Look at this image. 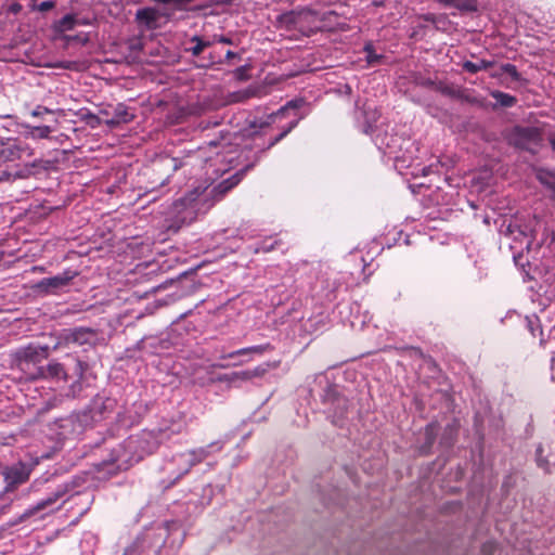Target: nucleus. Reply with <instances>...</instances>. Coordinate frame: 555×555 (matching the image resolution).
I'll use <instances>...</instances> for the list:
<instances>
[{
	"label": "nucleus",
	"instance_id": "f257e3e1",
	"mask_svg": "<svg viewBox=\"0 0 555 555\" xmlns=\"http://www.w3.org/2000/svg\"><path fill=\"white\" fill-rule=\"evenodd\" d=\"M253 166V164L247 165L244 169L235 172L230 178L222 180L209 192H207L206 189L199 190L198 188L192 190L173 203V212L183 223L193 221L197 212L202 210V207L210 197L212 201L208 204L206 209L210 208L216 202L220 201L229 191L236 186L243 179L244 173Z\"/></svg>",
	"mask_w": 555,
	"mask_h": 555
},
{
	"label": "nucleus",
	"instance_id": "f03ea898",
	"mask_svg": "<svg viewBox=\"0 0 555 555\" xmlns=\"http://www.w3.org/2000/svg\"><path fill=\"white\" fill-rule=\"evenodd\" d=\"M159 443L160 439L155 431L142 430L137 435H131L114 449L111 461L116 464L118 469L126 470L146 455L154 453Z\"/></svg>",
	"mask_w": 555,
	"mask_h": 555
},
{
	"label": "nucleus",
	"instance_id": "7ed1b4c3",
	"mask_svg": "<svg viewBox=\"0 0 555 555\" xmlns=\"http://www.w3.org/2000/svg\"><path fill=\"white\" fill-rule=\"evenodd\" d=\"M330 15H337V13L335 11H328L319 18L318 11L310 8H301L279 15L278 24L287 31H298L309 37L320 30L318 22L326 21Z\"/></svg>",
	"mask_w": 555,
	"mask_h": 555
},
{
	"label": "nucleus",
	"instance_id": "20e7f679",
	"mask_svg": "<svg viewBox=\"0 0 555 555\" xmlns=\"http://www.w3.org/2000/svg\"><path fill=\"white\" fill-rule=\"evenodd\" d=\"M33 151L23 141L12 138H0V182L20 178V171L11 163L30 157Z\"/></svg>",
	"mask_w": 555,
	"mask_h": 555
},
{
	"label": "nucleus",
	"instance_id": "39448f33",
	"mask_svg": "<svg viewBox=\"0 0 555 555\" xmlns=\"http://www.w3.org/2000/svg\"><path fill=\"white\" fill-rule=\"evenodd\" d=\"M92 426V416L88 412H78L57 418L51 425V430L59 440L75 439Z\"/></svg>",
	"mask_w": 555,
	"mask_h": 555
},
{
	"label": "nucleus",
	"instance_id": "423d86ee",
	"mask_svg": "<svg viewBox=\"0 0 555 555\" xmlns=\"http://www.w3.org/2000/svg\"><path fill=\"white\" fill-rule=\"evenodd\" d=\"M508 145L535 154L542 142V132L537 127L515 126L505 133Z\"/></svg>",
	"mask_w": 555,
	"mask_h": 555
},
{
	"label": "nucleus",
	"instance_id": "0eeeda50",
	"mask_svg": "<svg viewBox=\"0 0 555 555\" xmlns=\"http://www.w3.org/2000/svg\"><path fill=\"white\" fill-rule=\"evenodd\" d=\"M49 357L48 346L28 345L20 348L14 353V361L17 369H27L28 363L42 365L41 362Z\"/></svg>",
	"mask_w": 555,
	"mask_h": 555
},
{
	"label": "nucleus",
	"instance_id": "6e6552de",
	"mask_svg": "<svg viewBox=\"0 0 555 555\" xmlns=\"http://www.w3.org/2000/svg\"><path fill=\"white\" fill-rule=\"evenodd\" d=\"M76 275L77 272L65 270L61 274L40 280L33 286V289L40 295L55 294L59 289L67 286Z\"/></svg>",
	"mask_w": 555,
	"mask_h": 555
},
{
	"label": "nucleus",
	"instance_id": "1a4fd4ad",
	"mask_svg": "<svg viewBox=\"0 0 555 555\" xmlns=\"http://www.w3.org/2000/svg\"><path fill=\"white\" fill-rule=\"evenodd\" d=\"M221 449H222V444L219 441H215V442L209 443L206 447H201L197 449L190 450L186 453V455L189 457L188 459V467L183 472L179 473L176 476V478L167 486V488L175 485L182 476L188 474L189 470L191 469V467L202 463L212 452L220 451Z\"/></svg>",
	"mask_w": 555,
	"mask_h": 555
},
{
	"label": "nucleus",
	"instance_id": "9d476101",
	"mask_svg": "<svg viewBox=\"0 0 555 555\" xmlns=\"http://www.w3.org/2000/svg\"><path fill=\"white\" fill-rule=\"evenodd\" d=\"M116 408V400L109 397L96 395L90 405L82 410V412H88L92 416V424L95 422H100L107 417Z\"/></svg>",
	"mask_w": 555,
	"mask_h": 555
},
{
	"label": "nucleus",
	"instance_id": "9b49d317",
	"mask_svg": "<svg viewBox=\"0 0 555 555\" xmlns=\"http://www.w3.org/2000/svg\"><path fill=\"white\" fill-rule=\"evenodd\" d=\"M63 337L66 343L93 346L98 339V332L91 327H75L64 331Z\"/></svg>",
	"mask_w": 555,
	"mask_h": 555
},
{
	"label": "nucleus",
	"instance_id": "f8f14e48",
	"mask_svg": "<svg viewBox=\"0 0 555 555\" xmlns=\"http://www.w3.org/2000/svg\"><path fill=\"white\" fill-rule=\"evenodd\" d=\"M162 14L158 9L146 7L137 10L135 22L144 30H155L160 27Z\"/></svg>",
	"mask_w": 555,
	"mask_h": 555
},
{
	"label": "nucleus",
	"instance_id": "ddd939ff",
	"mask_svg": "<svg viewBox=\"0 0 555 555\" xmlns=\"http://www.w3.org/2000/svg\"><path fill=\"white\" fill-rule=\"evenodd\" d=\"M39 379H50L53 382H67L68 373L65 365L56 360H51L48 364L41 365V370L36 371Z\"/></svg>",
	"mask_w": 555,
	"mask_h": 555
},
{
	"label": "nucleus",
	"instance_id": "4468645a",
	"mask_svg": "<svg viewBox=\"0 0 555 555\" xmlns=\"http://www.w3.org/2000/svg\"><path fill=\"white\" fill-rule=\"evenodd\" d=\"M66 487H60L55 492L37 502V504L28 509H26L18 518L20 521H24L30 516L35 515L37 512L43 511L44 508L53 505L59 499H61L66 493Z\"/></svg>",
	"mask_w": 555,
	"mask_h": 555
},
{
	"label": "nucleus",
	"instance_id": "2eb2a0df",
	"mask_svg": "<svg viewBox=\"0 0 555 555\" xmlns=\"http://www.w3.org/2000/svg\"><path fill=\"white\" fill-rule=\"evenodd\" d=\"M448 9H455L462 14L475 13L478 11V0H435Z\"/></svg>",
	"mask_w": 555,
	"mask_h": 555
},
{
	"label": "nucleus",
	"instance_id": "dca6fc26",
	"mask_svg": "<svg viewBox=\"0 0 555 555\" xmlns=\"http://www.w3.org/2000/svg\"><path fill=\"white\" fill-rule=\"evenodd\" d=\"M439 431V425L436 422H431L428 425H426L423 436H424V442L420 446V453L423 455H427L437 438Z\"/></svg>",
	"mask_w": 555,
	"mask_h": 555
},
{
	"label": "nucleus",
	"instance_id": "f3484780",
	"mask_svg": "<svg viewBox=\"0 0 555 555\" xmlns=\"http://www.w3.org/2000/svg\"><path fill=\"white\" fill-rule=\"evenodd\" d=\"M133 115L128 111V107L125 104H117L113 108L112 117L105 119V124L114 127L120 124H127L131 121Z\"/></svg>",
	"mask_w": 555,
	"mask_h": 555
},
{
	"label": "nucleus",
	"instance_id": "a211bd4d",
	"mask_svg": "<svg viewBox=\"0 0 555 555\" xmlns=\"http://www.w3.org/2000/svg\"><path fill=\"white\" fill-rule=\"evenodd\" d=\"M326 402H330L335 412L337 418H343L348 410V400L345 397L338 396L333 390H330L326 395Z\"/></svg>",
	"mask_w": 555,
	"mask_h": 555
},
{
	"label": "nucleus",
	"instance_id": "6ab92c4d",
	"mask_svg": "<svg viewBox=\"0 0 555 555\" xmlns=\"http://www.w3.org/2000/svg\"><path fill=\"white\" fill-rule=\"evenodd\" d=\"M457 430H459V424L453 422L451 424H448L441 434L439 444L442 448L449 449L451 448L454 442L456 441L457 437Z\"/></svg>",
	"mask_w": 555,
	"mask_h": 555
},
{
	"label": "nucleus",
	"instance_id": "aec40b11",
	"mask_svg": "<svg viewBox=\"0 0 555 555\" xmlns=\"http://www.w3.org/2000/svg\"><path fill=\"white\" fill-rule=\"evenodd\" d=\"M535 178L542 185L555 191V169L537 168Z\"/></svg>",
	"mask_w": 555,
	"mask_h": 555
},
{
	"label": "nucleus",
	"instance_id": "412c9836",
	"mask_svg": "<svg viewBox=\"0 0 555 555\" xmlns=\"http://www.w3.org/2000/svg\"><path fill=\"white\" fill-rule=\"evenodd\" d=\"M494 65L493 61L488 60H479L477 62L465 61L462 65L463 69L470 73L476 74L480 70H486Z\"/></svg>",
	"mask_w": 555,
	"mask_h": 555
},
{
	"label": "nucleus",
	"instance_id": "4be33fe9",
	"mask_svg": "<svg viewBox=\"0 0 555 555\" xmlns=\"http://www.w3.org/2000/svg\"><path fill=\"white\" fill-rule=\"evenodd\" d=\"M490 95L496 101V104L502 107H512L517 103V99L514 95L500 90H492Z\"/></svg>",
	"mask_w": 555,
	"mask_h": 555
},
{
	"label": "nucleus",
	"instance_id": "5701e85b",
	"mask_svg": "<svg viewBox=\"0 0 555 555\" xmlns=\"http://www.w3.org/2000/svg\"><path fill=\"white\" fill-rule=\"evenodd\" d=\"M502 74H507L515 81H519L521 76L514 64L505 63L500 66L499 70L491 73V77L499 78Z\"/></svg>",
	"mask_w": 555,
	"mask_h": 555
},
{
	"label": "nucleus",
	"instance_id": "b1692460",
	"mask_svg": "<svg viewBox=\"0 0 555 555\" xmlns=\"http://www.w3.org/2000/svg\"><path fill=\"white\" fill-rule=\"evenodd\" d=\"M76 26H77L76 15L66 14L55 24V30L57 33H64V31L73 30Z\"/></svg>",
	"mask_w": 555,
	"mask_h": 555
},
{
	"label": "nucleus",
	"instance_id": "393cba45",
	"mask_svg": "<svg viewBox=\"0 0 555 555\" xmlns=\"http://www.w3.org/2000/svg\"><path fill=\"white\" fill-rule=\"evenodd\" d=\"M222 382H228L230 384H233L236 386L238 382H247L248 380V374L247 371H240V372H232L230 374H224L220 378Z\"/></svg>",
	"mask_w": 555,
	"mask_h": 555
},
{
	"label": "nucleus",
	"instance_id": "a878e982",
	"mask_svg": "<svg viewBox=\"0 0 555 555\" xmlns=\"http://www.w3.org/2000/svg\"><path fill=\"white\" fill-rule=\"evenodd\" d=\"M544 448L539 444L535 449V462L537 465L542 468L545 473H551V464L546 456H544Z\"/></svg>",
	"mask_w": 555,
	"mask_h": 555
},
{
	"label": "nucleus",
	"instance_id": "bb28decb",
	"mask_svg": "<svg viewBox=\"0 0 555 555\" xmlns=\"http://www.w3.org/2000/svg\"><path fill=\"white\" fill-rule=\"evenodd\" d=\"M364 52H365L366 62L370 65L379 64L382 62V60L384 59V56L382 54H377L375 52L372 43H366L364 46Z\"/></svg>",
	"mask_w": 555,
	"mask_h": 555
},
{
	"label": "nucleus",
	"instance_id": "cd10ccee",
	"mask_svg": "<svg viewBox=\"0 0 555 555\" xmlns=\"http://www.w3.org/2000/svg\"><path fill=\"white\" fill-rule=\"evenodd\" d=\"M305 104L302 99H295L288 101L284 106L274 112V116H285L289 109H298Z\"/></svg>",
	"mask_w": 555,
	"mask_h": 555
},
{
	"label": "nucleus",
	"instance_id": "c85d7f7f",
	"mask_svg": "<svg viewBox=\"0 0 555 555\" xmlns=\"http://www.w3.org/2000/svg\"><path fill=\"white\" fill-rule=\"evenodd\" d=\"M52 132V128L49 126H38L30 128L29 135L33 139H47Z\"/></svg>",
	"mask_w": 555,
	"mask_h": 555
},
{
	"label": "nucleus",
	"instance_id": "c756f323",
	"mask_svg": "<svg viewBox=\"0 0 555 555\" xmlns=\"http://www.w3.org/2000/svg\"><path fill=\"white\" fill-rule=\"evenodd\" d=\"M191 41L195 42V46L189 49L193 56H198L205 48L210 46V42L204 41L197 36H194Z\"/></svg>",
	"mask_w": 555,
	"mask_h": 555
},
{
	"label": "nucleus",
	"instance_id": "7c9ffc66",
	"mask_svg": "<svg viewBox=\"0 0 555 555\" xmlns=\"http://www.w3.org/2000/svg\"><path fill=\"white\" fill-rule=\"evenodd\" d=\"M23 374H24V378L26 380H38L39 379V374H37V370H41V365H37V364H30L28 363L27 365V369H18Z\"/></svg>",
	"mask_w": 555,
	"mask_h": 555
},
{
	"label": "nucleus",
	"instance_id": "2f4dec72",
	"mask_svg": "<svg viewBox=\"0 0 555 555\" xmlns=\"http://www.w3.org/2000/svg\"><path fill=\"white\" fill-rule=\"evenodd\" d=\"M301 116L296 117L291 120L286 125L281 127V131L276 134V138H280V142L293 129H295L298 125V121L301 119Z\"/></svg>",
	"mask_w": 555,
	"mask_h": 555
},
{
	"label": "nucleus",
	"instance_id": "473e14b6",
	"mask_svg": "<svg viewBox=\"0 0 555 555\" xmlns=\"http://www.w3.org/2000/svg\"><path fill=\"white\" fill-rule=\"evenodd\" d=\"M156 166L164 167V168H170L172 170H177V169H179L182 166V164L177 158L165 157V158H162L156 164Z\"/></svg>",
	"mask_w": 555,
	"mask_h": 555
},
{
	"label": "nucleus",
	"instance_id": "72a5a7b5",
	"mask_svg": "<svg viewBox=\"0 0 555 555\" xmlns=\"http://www.w3.org/2000/svg\"><path fill=\"white\" fill-rule=\"evenodd\" d=\"M273 115H274V112L269 114L264 120H260L259 124H257V121L253 122L251 127L255 128L258 126L259 128L262 129V128H266V127H269V126L275 124L278 119H281L284 117V116H274L273 117Z\"/></svg>",
	"mask_w": 555,
	"mask_h": 555
},
{
	"label": "nucleus",
	"instance_id": "f704fd0d",
	"mask_svg": "<svg viewBox=\"0 0 555 555\" xmlns=\"http://www.w3.org/2000/svg\"><path fill=\"white\" fill-rule=\"evenodd\" d=\"M248 374V380L263 376L268 372V365H259L253 370H246Z\"/></svg>",
	"mask_w": 555,
	"mask_h": 555
},
{
	"label": "nucleus",
	"instance_id": "c9c22d12",
	"mask_svg": "<svg viewBox=\"0 0 555 555\" xmlns=\"http://www.w3.org/2000/svg\"><path fill=\"white\" fill-rule=\"evenodd\" d=\"M276 244H278V240L269 238V240L261 242L259 247L256 250L257 251L261 250L263 253H268V251L273 250L275 248Z\"/></svg>",
	"mask_w": 555,
	"mask_h": 555
},
{
	"label": "nucleus",
	"instance_id": "e433bc0d",
	"mask_svg": "<svg viewBox=\"0 0 555 555\" xmlns=\"http://www.w3.org/2000/svg\"><path fill=\"white\" fill-rule=\"evenodd\" d=\"M280 142V138H276V135L269 139L267 145L262 146L258 154H257V160L261 157V155L272 149L274 145H276Z\"/></svg>",
	"mask_w": 555,
	"mask_h": 555
},
{
	"label": "nucleus",
	"instance_id": "4c0bfd02",
	"mask_svg": "<svg viewBox=\"0 0 555 555\" xmlns=\"http://www.w3.org/2000/svg\"><path fill=\"white\" fill-rule=\"evenodd\" d=\"M280 142V138H276V135L269 139L267 145L262 146L258 154H257V160L261 157V155L272 149L274 145H276Z\"/></svg>",
	"mask_w": 555,
	"mask_h": 555
},
{
	"label": "nucleus",
	"instance_id": "58836bf2",
	"mask_svg": "<svg viewBox=\"0 0 555 555\" xmlns=\"http://www.w3.org/2000/svg\"><path fill=\"white\" fill-rule=\"evenodd\" d=\"M55 7V2L52 0L42 1L37 5V10L40 12H48Z\"/></svg>",
	"mask_w": 555,
	"mask_h": 555
},
{
	"label": "nucleus",
	"instance_id": "ea45409f",
	"mask_svg": "<svg viewBox=\"0 0 555 555\" xmlns=\"http://www.w3.org/2000/svg\"><path fill=\"white\" fill-rule=\"evenodd\" d=\"M86 367H87L86 363H83L82 361H80L78 359L75 360V374L79 378L82 377Z\"/></svg>",
	"mask_w": 555,
	"mask_h": 555
},
{
	"label": "nucleus",
	"instance_id": "a19ab883",
	"mask_svg": "<svg viewBox=\"0 0 555 555\" xmlns=\"http://www.w3.org/2000/svg\"><path fill=\"white\" fill-rule=\"evenodd\" d=\"M244 354H249V350H247V347L238 349V350L233 351V352H230L228 354H223L220 358L221 359H232V358H234L236 356H244Z\"/></svg>",
	"mask_w": 555,
	"mask_h": 555
},
{
	"label": "nucleus",
	"instance_id": "79ce46f5",
	"mask_svg": "<svg viewBox=\"0 0 555 555\" xmlns=\"http://www.w3.org/2000/svg\"><path fill=\"white\" fill-rule=\"evenodd\" d=\"M49 113H52L51 109H49L48 107H44V106H37L33 112H31V115L34 117H41L42 115L44 114H49Z\"/></svg>",
	"mask_w": 555,
	"mask_h": 555
},
{
	"label": "nucleus",
	"instance_id": "37998d69",
	"mask_svg": "<svg viewBox=\"0 0 555 555\" xmlns=\"http://www.w3.org/2000/svg\"><path fill=\"white\" fill-rule=\"evenodd\" d=\"M270 346L269 345H260V346H251L247 347V350H249V353H263L264 350H267Z\"/></svg>",
	"mask_w": 555,
	"mask_h": 555
},
{
	"label": "nucleus",
	"instance_id": "c03bdc74",
	"mask_svg": "<svg viewBox=\"0 0 555 555\" xmlns=\"http://www.w3.org/2000/svg\"><path fill=\"white\" fill-rule=\"evenodd\" d=\"M246 66H241L238 68L235 69V76L240 79V80H246L248 77L246 75Z\"/></svg>",
	"mask_w": 555,
	"mask_h": 555
},
{
	"label": "nucleus",
	"instance_id": "a18cd8bd",
	"mask_svg": "<svg viewBox=\"0 0 555 555\" xmlns=\"http://www.w3.org/2000/svg\"><path fill=\"white\" fill-rule=\"evenodd\" d=\"M216 40L220 43H224V44H233V41L231 38L229 37H225V36H218L216 37Z\"/></svg>",
	"mask_w": 555,
	"mask_h": 555
},
{
	"label": "nucleus",
	"instance_id": "49530a36",
	"mask_svg": "<svg viewBox=\"0 0 555 555\" xmlns=\"http://www.w3.org/2000/svg\"><path fill=\"white\" fill-rule=\"evenodd\" d=\"M76 22H77V26L78 25H91V20L90 18H87V17H83V18H79L76 16Z\"/></svg>",
	"mask_w": 555,
	"mask_h": 555
},
{
	"label": "nucleus",
	"instance_id": "de8ad7c7",
	"mask_svg": "<svg viewBox=\"0 0 555 555\" xmlns=\"http://www.w3.org/2000/svg\"><path fill=\"white\" fill-rule=\"evenodd\" d=\"M548 142H550V145H551L552 150L555 152V133L554 134H550Z\"/></svg>",
	"mask_w": 555,
	"mask_h": 555
},
{
	"label": "nucleus",
	"instance_id": "09e8293b",
	"mask_svg": "<svg viewBox=\"0 0 555 555\" xmlns=\"http://www.w3.org/2000/svg\"><path fill=\"white\" fill-rule=\"evenodd\" d=\"M237 54L231 50H229L225 54V57L229 60V59H233V57H236Z\"/></svg>",
	"mask_w": 555,
	"mask_h": 555
},
{
	"label": "nucleus",
	"instance_id": "8fccbe9b",
	"mask_svg": "<svg viewBox=\"0 0 555 555\" xmlns=\"http://www.w3.org/2000/svg\"><path fill=\"white\" fill-rule=\"evenodd\" d=\"M424 18H425V21H427V22H434L435 16H434V14H427V15H425V17H424Z\"/></svg>",
	"mask_w": 555,
	"mask_h": 555
},
{
	"label": "nucleus",
	"instance_id": "3c124183",
	"mask_svg": "<svg viewBox=\"0 0 555 555\" xmlns=\"http://www.w3.org/2000/svg\"><path fill=\"white\" fill-rule=\"evenodd\" d=\"M482 552L486 554V555H491V551L489 548V545H483V548H482Z\"/></svg>",
	"mask_w": 555,
	"mask_h": 555
},
{
	"label": "nucleus",
	"instance_id": "603ef678",
	"mask_svg": "<svg viewBox=\"0 0 555 555\" xmlns=\"http://www.w3.org/2000/svg\"><path fill=\"white\" fill-rule=\"evenodd\" d=\"M20 9H21V5H20V4H13V5H12V11H13V12H17Z\"/></svg>",
	"mask_w": 555,
	"mask_h": 555
},
{
	"label": "nucleus",
	"instance_id": "864d4df0",
	"mask_svg": "<svg viewBox=\"0 0 555 555\" xmlns=\"http://www.w3.org/2000/svg\"><path fill=\"white\" fill-rule=\"evenodd\" d=\"M89 118L94 119L95 121H99V117L93 114H90Z\"/></svg>",
	"mask_w": 555,
	"mask_h": 555
},
{
	"label": "nucleus",
	"instance_id": "5fc2aeb1",
	"mask_svg": "<svg viewBox=\"0 0 555 555\" xmlns=\"http://www.w3.org/2000/svg\"><path fill=\"white\" fill-rule=\"evenodd\" d=\"M102 114H104L105 116H107V118H111V117H112L108 111H102Z\"/></svg>",
	"mask_w": 555,
	"mask_h": 555
},
{
	"label": "nucleus",
	"instance_id": "6e6d98bb",
	"mask_svg": "<svg viewBox=\"0 0 555 555\" xmlns=\"http://www.w3.org/2000/svg\"><path fill=\"white\" fill-rule=\"evenodd\" d=\"M374 5L380 7V5H383V1H374Z\"/></svg>",
	"mask_w": 555,
	"mask_h": 555
},
{
	"label": "nucleus",
	"instance_id": "4d7b16f0",
	"mask_svg": "<svg viewBox=\"0 0 555 555\" xmlns=\"http://www.w3.org/2000/svg\"><path fill=\"white\" fill-rule=\"evenodd\" d=\"M166 180H167V179H163V180L160 181V184H159V185H160V186L165 185Z\"/></svg>",
	"mask_w": 555,
	"mask_h": 555
},
{
	"label": "nucleus",
	"instance_id": "13d9d810",
	"mask_svg": "<svg viewBox=\"0 0 555 555\" xmlns=\"http://www.w3.org/2000/svg\"><path fill=\"white\" fill-rule=\"evenodd\" d=\"M3 120V117H0V122Z\"/></svg>",
	"mask_w": 555,
	"mask_h": 555
}]
</instances>
